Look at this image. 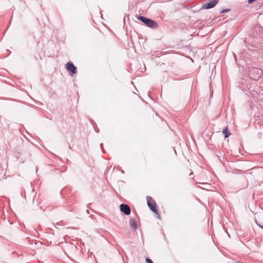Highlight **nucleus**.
<instances>
[{"mask_svg": "<svg viewBox=\"0 0 263 263\" xmlns=\"http://www.w3.org/2000/svg\"><path fill=\"white\" fill-rule=\"evenodd\" d=\"M219 0H212L210 2L204 4L203 5V8L206 9H209L214 7L218 3Z\"/></svg>", "mask_w": 263, "mask_h": 263, "instance_id": "5", "label": "nucleus"}, {"mask_svg": "<svg viewBox=\"0 0 263 263\" xmlns=\"http://www.w3.org/2000/svg\"><path fill=\"white\" fill-rule=\"evenodd\" d=\"M230 11V9H223L221 11V13H227V12H228Z\"/></svg>", "mask_w": 263, "mask_h": 263, "instance_id": "9", "label": "nucleus"}, {"mask_svg": "<svg viewBox=\"0 0 263 263\" xmlns=\"http://www.w3.org/2000/svg\"><path fill=\"white\" fill-rule=\"evenodd\" d=\"M223 134L224 135L225 138H228L231 135L230 133L228 132V128L226 127L222 131Z\"/></svg>", "mask_w": 263, "mask_h": 263, "instance_id": "8", "label": "nucleus"}, {"mask_svg": "<svg viewBox=\"0 0 263 263\" xmlns=\"http://www.w3.org/2000/svg\"><path fill=\"white\" fill-rule=\"evenodd\" d=\"M129 224L130 227L134 229H136L137 228V225L136 221L134 218H130L129 220Z\"/></svg>", "mask_w": 263, "mask_h": 263, "instance_id": "7", "label": "nucleus"}, {"mask_svg": "<svg viewBox=\"0 0 263 263\" xmlns=\"http://www.w3.org/2000/svg\"><path fill=\"white\" fill-rule=\"evenodd\" d=\"M259 227H260L261 228L263 229V224L262 225H260V224H258Z\"/></svg>", "mask_w": 263, "mask_h": 263, "instance_id": "12", "label": "nucleus"}, {"mask_svg": "<svg viewBox=\"0 0 263 263\" xmlns=\"http://www.w3.org/2000/svg\"><path fill=\"white\" fill-rule=\"evenodd\" d=\"M262 74V70L258 68H253L249 71V75L251 79L254 80H258L261 78Z\"/></svg>", "mask_w": 263, "mask_h": 263, "instance_id": "2", "label": "nucleus"}, {"mask_svg": "<svg viewBox=\"0 0 263 263\" xmlns=\"http://www.w3.org/2000/svg\"><path fill=\"white\" fill-rule=\"evenodd\" d=\"M146 261L147 263H153L152 260L150 258H149L148 257L146 258Z\"/></svg>", "mask_w": 263, "mask_h": 263, "instance_id": "10", "label": "nucleus"}, {"mask_svg": "<svg viewBox=\"0 0 263 263\" xmlns=\"http://www.w3.org/2000/svg\"><path fill=\"white\" fill-rule=\"evenodd\" d=\"M120 210L125 214L128 215L130 213V209L129 206L125 204H121L120 206Z\"/></svg>", "mask_w": 263, "mask_h": 263, "instance_id": "6", "label": "nucleus"}, {"mask_svg": "<svg viewBox=\"0 0 263 263\" xmlns=\"http://www.w3.org/2000/svg\"><path fill=\"white\" fill-rule=\"evenodd\" d=\"M256 1V0H248V3L249 4H252V3H253V2H254Z\"/></svg>", "mask_w": 263, "mask_h": 263, "instance_id": "11", "label": "nucleus"}, {"mask_svg": "<svg viewBox=\"0 0 263 263\" xmlns=\"http://www.w3.org/2000/svg\"><path fill=\"white\" fill-rule=\"evenodd\" d=\"M66 69L70 73V75H73L77 72V68L74 66L71 62H68L66 64Z\"/></svg>", "mask_w": 263, "mask_h": 263, "instance_id": "4", "label": "nucleus"}, {"mask_svg": "<svg viewBox=\"0 0 263 263\" xmlns=\"http://www.w3.org/2000/svg\"><path fill=\"white\" fill-rule=\"evenodd\" d=\"M147 202L148 206L150 208V209L155 213H157L158 210L156 208V204L155 202L153 200L152 197H147Z\"/></svg>", "mask_w": 263, "mask_h": 263, "instance_id": "3", "label": "nucleus"}, {"mask_svg": "<svg viewBox=\"0 0 263 263\" xmlns=\"http://www.w3.org/2000/svg\"><path fill=\"white\" fill-rule=\"evenodd\" d=\"M138 19L142 21L143 23H144L147 26L152 28H157L158 27V24L156 22L147 18V17L143 16H139L138 17Z\"/></svg>", "mask_w": 263, "mask_h": 263, "instance_id": "1", "label": "nucleus"}]
</instances>
